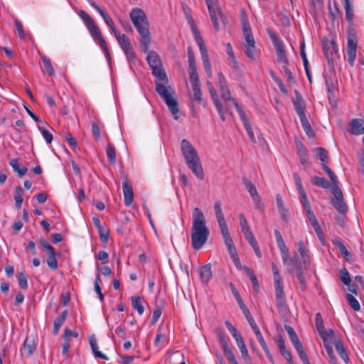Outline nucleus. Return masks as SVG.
<instances>
[{
	"instance_id": "obj_60",
	"label": "nucleus",
	"mask_w": 364,
	"mask_h": 364,
	"mask_svg": "<svg viewBox=\"0 0 364 364\" xmlns=\"http://www.w3.org/2000/svg\"><path fill=\"white\" fill-rule=\"evenodd\" d=\"M325 348L326 350V353L329 357V361L331 364H336V358L333 353V349L331 346L329 344L325 345Z\"/></svg>"
},
{
	"instance_id": "obj_42",
	"label": "nucleus",
	"mask_w": 364,
	"mask_h": 364,
	"mask_svg": "<svg viewBox=\"0 0 364 364\" xmlns=\"http://www.w3.org/2000/svg\"><path fill=\"white\" fill-rule=\"evenodd\" d=\"M186 19L188 21V23L191 26L193 35L194 36L196 42L197 43V39H198V38L200 39H203V38L200 36L197 28L195 26L194 21H193L192 16L191 15H186Z\"/></svg>"
},
{
	"instance_id": "obj_55",
	"label": "nucleus",
	"mask_w": 364,
	"mask_h": 364,
	"mask_svg": "<svg viewBox=\"0 0 364 364\" xmlns=\"http://www.w3.org/2000/svg\"><path fill=\"white\" fill-rule=\"evenodd\" d=\"M340 278H341V282L345 285H350V277L348 272L347 271V269L346 268H343L340 271Z\"/></svg>"
},
{
	"instance_id": "obj_38",
	"label": "nucleus",
	"mask_w": 364,
	"mask_h": 364,
	"mask_svg": "<svg viewBox=\"0 0 364 364\" xmlns=\"http://www.w3.org/2000/svg\"><path fill=\"white\" fill-rule=\"evenodd\" d=\"M282 262L284 265H287L289 267V271L292 272L293 267H296L297 264H299L300 262H298L296 259L295 257H290L289 254L286 255V258L282 257Z\"/></svg>"
},
{
	"instance_id": "obj_40",
	"label": "nucleus",
	"mask_w": 364,
	"mask_h": 364,
	"mask_svg": "<svg viewBox=\"0 0 364 364\" xmlns=\"http://www.w3.org/2000/svg\"><path fill=\"white\" fill-rule=\"evenodd\" d=\"M239 305L250 326L252 327L253 326L256 325L257 323H255L254 318L251 315L250 310L247 308L245 304L242 302L240 303Z\"/></svg>"
},
{
	"instance_id": "obj_1",
	"label": "nucleus",
	"mask_w": 364,
	"mask_h": 364,
	"mask_svg": "<svg viewBox=\"0 0 364 364\" xmlns=\"http://www.w3.org/2000/svg\"><path fill=\"white\" fill-rule=\"evenodd\" d=\"M210 232L206 226L203 211L196 207L193 209L191 228V243L194 250H200L206 243Z\"/></svg>"
},
{
	"instance_id": "obj_32",
	"label": "nucleus",
	"mask_w": 364,
	"mask_h": 364,
	"mask_svg": "<svg viewBox=\"0 0 364 364\" xmlns=\"http://www.w3.org/2000/svg\"><path fill=\"white\" fill-rule=\"evenodd\" d=\"M100 239L102 243H107L109 237V230L107 224L103 223L102 227L97 228Z\"/></svg>"
},
{
	"instance_id": "obj_21",
	"label": "nucleus",
	"mask_w": 364,
	"mask_h": 364,
	"mask_svg": "<svg viewBox=\"0 0 364 364\" xmlns=\"http://www.w3.org/2000/svg\"><path fill=\"white\" fill-rule=\"evenodd\" d=\"M235 340L237 347L240 349V351L241 353V357L242 358V359L245 360V362L246 363L250 364L251 363V358L249 355L248 350L242 336H240L236 338Z\"/></svg>"
},
{
	"instance_id": "obj_50",
	"label": "nucleus",
	"mask_w": 364,
	"mask_h": 364,
	"mask_svg": "<svg viewBox=\"0 0 364 364\" xmlns=\"http://www.w3.org/2000/svg\"><path fill=\"white\" fill-rule=\"evenodd\" d=\"M314 151L316 153L318 157L322 163L326 164L328 161L327 151L322 147H317L314 149Z\"/></svg>"
},
{
	"instance_id": "obj_57",
	"label": "nucleus",
	"mask_w": 364,
	"mask_h": 364,
	"mask_svg": "<svg viewBox=\"0 0 364 364\" xmlns=\"http://www.w3.org/2000/svg\"><path fill=\"white\" fill-rule=\"evenodd\" d=\"M62 136L68 142L70 146H72L73 149L77 147V142L71 133L64 132L62 134Z\"/></svg>"
},
{
	"instance_id": "obj_56",
	"label": "nucleus",
	"mask_w": 364,
	"mask_h": 364,
	"mask_svg": "<svg viewBox=\"0 0 364 364\" xmlns=\"http://www.w3.org/2000/svg\"><path fill=\"white\" fill-rule=\"evenodd\" d=\"M193 92V100L199 103L202 102V93L200 90V85L192 87Z\"/></svg>"
},
{
	"instance_id": "obj_11",
	"label": "nucleus",
	"mask_w": 364,
	"mask_h": 364,
	"mask_svg": "<svg viewBox=\"0 0 364 364\" xmlns=\"http://www.w3.org/2000/svg\"><path fill=\"white\" fill-rule=\"evenodd\" d=\"M332 193L334 196L335 199L331 200V203L334 208L338 212L341 213H345L348 210V207L346 203L343 201V193L341 188L338 186H333L332 188Z\"/></svg>"
},
{
	"instance_id": "obj_8",
	"label": "nucleus",
	"mask_w": 364,
	"mask_h": 364,
	"mask_svg": "<svg viewBox=\"0 0 364 364\" xmlns=\"http://www.w3.org/2000/svg\"><path fill=\"white\" fill-rule=\"evenodd\" d=\"M114 36L116 37L118 43L120 45L123 50L127 60L132 63H135L137 60L136 56L133 50V47L130 42L129 38L125 34H120L114 28V30H112Z\"/></svg>"
},
{
	"instance_id": "obj_53",
	"label": "nucleus",
	"mask_w": 364,
	"mask_h": 364,
	"mask_svg": "<svg viewBox=\"0 0 364 364\" xmlns=\"http://www.w3.org/2000/svg\"><path fill=\"white\" fill-rule=\"evenodd\" d=\"M344 9L347 21L351 22L353 19V9L350 2H344Z\"/></svg>"
},
{
	"instance_id": "obj_33",
	"label": "nucleus",
	"mask_w": 364,
	"mask_h": 364,
	"mask_svg": "<svg viewBox=\"0 0 364 364\" xmlns=\"http://www.w3.org/2000/svg\"><path fill=\"white\" fill-rule=\"evenodd\" d=\"M9 164L12 167L15 172H17L19 176H23L27 172V168L26 166L19 167L18 160L17 159H12Z\"/></svg>"
},
{
	"instance_id": "obj_44",
	"label": "nucleus",
	"mask_w": 364,
	"mask_h": 364,
	"mask_svg": "<svg viewBox=\"0 0 364 364\" xmlns=\"http://www.w3.org/2000/svg\"><path fill=\"white\" fill-rule=\"evenodd\" d=\"M14 199L16 206L17 208H21L23 203L22 188L20 186H16L15 188Z\"/></svg>"
},
{
	"instance_id": "obj_15",
	"label": "nucleus",
	"mask_w": 364,
	"mask_h": 364,
	"mask_svg": "<svg viewBox=\"0 0 364 364\" xmlns=\"http://www.w3.org/2000/svg\"><path fill=\"white\" fill-rule=\"evenodd\" d=\"M275 299L277 306L279 309H283L286 306L285 294L283 289L282 282H274Z\"/></svg>"
},
{
	"instance_id": "obj_7",
	"label": "nucleus",
	"mask_w": 364,
	"mask_h": 364,
	"mask_svg": "<svg viewBox=\"0 0 364 364\" xmlns=\"http://www.w3.org/2000/svg\"><path fill=\"white\" fill-rule=\"evenodd\" d=\"M146 53H147V63L152 70V75L155 77V79L159 77V80H164L166 74L163 69L159 54L154 50H149Z\"/></svg>"
},
{
	"instance_id": "obj_4",
	"label": "nucleus",
	"mask_w": 364,
	"mask_h": 364,
	"mask_svg": "<svg viewBox=\"0 0 364 364\" xmlns=\"http://www.w3.org/2000/svg\"><path fill=\"white\" fill-rule=\"evenodd\" d=\"M181 150L187 166L192 171L197 178L201 180L203 179L204 173L200 156L195 147L189 141L184 139L181 142Z\"/></svg>"
},
{
	"instance_id": "obj_35",
	"label": "nucleus",
	"mask_w": 364,
	"mask_h": 364,
	"mask_svg": "<svg viewBox=\"0 0 364 364\" xmlns=\"http://www.w3.org/2000/svg\"><path fill=\"white\" fill-rule=\"evenodd\" d=\"M298 248H299V254H300V256L301 257L303 262L304 264L309 262V250L303 242L300 241L298 243Z\"/></svg>"
},
{
	"instance_id": "obj_9",
	"label": "nucleus",
	"mask_w": 364,
	"mask_h": 364,
	"mask_svg": "<svg viewBox=\"0 0 364 364\" xmlns=\"http://www.w3.org/2000/svg\"><path fill=\"white\" fill-rule=\"evenodd\" d=\"M197 45L198 46L199 49H200L201 59L203 61V64L204 70H205V72L206 74V77L210 79L213 77V72H212L211 64L209 60L208 49L204 44L203 40L200 39L199 38H198V39H197Z\"/></svg>"
},
{
	"instance_id": "obj_46",
	"label": "nucleus",
	"mask_w": 364,
	"mask_h": 364,
	"mask_svg": "<svg viewBox=\"0 0 364 364\" xmlns=\"http://www.w3.org/2000/svg\"><path fill=\"white\" fill-rule=\"evenodd\" d=\"M311 183L314 185L321 186L325 188L329 186V183L324 178L322 177L313 176L311 178Z\"/></svg>"
},
{
	"instance_id": "obj_5",
	"label": "nucleus",
	"mask_w": 364,
	"mask_h": 364,
	"mask_svg": "<svg viewBox=\"0 0 364 364\" xmlns=\"http://www.w3.org/2000/svg\"><path fill=\"white\" fill-rule=\"evenodd\" d=\"M168 82V80L167 75H166L164 80H159V77L156 78V91L165 101L170 112L173 115L174 119H178L179 112L178 102L176 98L173 97V90L171 87L167 86Z\"/></svg>"
},
{
	"instance_id": "obj_62",
	"label": "nucleus",
	"mask_w": 364,
	"mask_h": 364,
	"mask_svg": "<svg viewBox=\"0 0 364 364\" xmlns=\"http://www.w3.org/2000/svg\"><path fill=\"white\" fill-rule=\"evenodd\" d=\"M92 353L97 358H102L103 360H108L107 356L98 350V347L97 346L95 341H94L93 340H92Z\"/></svg>"
},
{
	"instance_id": "obj_51",
	"label": "nucleus",
	"mask_w": 364,
	"mask_h": 364,
	"mask_svg": "<svg viewBox=\"0 0 364 364\" xmlns=\"http://www.w3.org/2000/svg\"><path fill=\"white\" fill-rule=\"evenodd\" d=\"M189 80L192 87L200 85L197 70L188 71Z\"/></svg>"
},
{
	"instance_id": "obj_6",
	"label": "nucleus",
	"mask_w": 364,
	"mask_h": 364,
	"mask_svg": "<svg viewBox=\"0 0 364 364\" xmlns=\"http://www.w3.org/2000/svg\"><path fill=\"white\" fill-rule=\"evenodd\" d=\"M211 21L216 31L220 30V23H226V17L224 15L218 0H207L205 1Z\"/></svg>"
},
{
	"instance_id": "obj_54",
	"label": "nucleus",
	"mask_w": 364,
	"mask_h": 364,
	"mask_svg": "<svg viewBox=\"0 0 364 364\" xmlns=\"http://www.w3.org/2000/svg\"><path fill=\"white\" fill-rule=\"evenodd\" d=\"M95 291L98 296V298L101 302L104 301V296L101 291V287L100 286V274L97 273L95 280Z\"/></svg>"
},
{
	"instance_id": "obj_52",
	"label": "nucleus",
	"mask_w": 364,
	"mask_h": 364,
	"mask_svg": "<svg viewBox=\"0 0 364 364\" xmlns=\"http://www.w3.org/2000/svg\"><path fill=\"white\" fill-rule=\"evenodd\" d=\"M346 297L348 303L354 311H358L360 309L358 301L352 294H348Z\"/></svg>"
},
{
	"instance_id": "obj_26",
	"label": "nucleus",
	"mask_w": 364,
	"mask_h": 364,
	"mask_svg": "<svg viewBox=\"0 0 364 364\" xmlns=\"http://www.w3.org/2000/svg\"><path fill=\"white\" fill-rule=\"evenodd\" d=\"M92 7H94L98 13L100 14L102 18L104 19L107 25L109 27L111 30H114V23L112 21V19L110 18L109 14L106 12V11L100 7L99 5L95 4L92 3Z\"/></svg>"
},
{
	"instance_id": "obj_18",
	"label": "nucleus",
	"mask_w": 364,
	"mask_h": 364,
	"mask_svg": "<svg viewBox=\"0 0 364 364\" xmlns=\"http://www.w3.org/2000/svg\"><path fill=\"white\" fill-rule=\"evenodd\" d=\"M224 240L225 245L228 248L231 259L238 257L237 250L234 245L232 239L230 235L229 230L220 232Z\"/></svg>"
},
{
	"instance_id": "obj_45",
	"label": "nucleus",
	"mask_w": 364,
	"mask_h": 364,
	"mask_svg": "<svg viewBox=\"0 0 364 364\" xmlns=\"http://www.w3.org/2000/svg\"><path fill=\"white\" fill-rule=\"evenodd\" d=\"M321 166H322V168L323 170L328 174V176H329L330 179L331 180V182L333 184V186H338L337 183H338V179H337V177L336 176V174L333 173V171L330 169L326 164L324 163H322L321 164Z\"/></svg>"
},
{
	"instance_id": "obj_27",
	"label": "nucleus",
	"mask_w": 364,
	"mask_h": 364,
	"mask_svg": "<svg viewBox=\"0 0 364 364\" xmlns=\"http://www.w3.org/2000/svg\"><path fill=\"white\" fill-rule=\"evenodd\" d=\"M68 315V310H64L60 315L55 318L53 322V334L57 335L59 332L60 328L64 323L66 318Z\"/></svg>"
},
{
	"instance_id": "obj_19",
	"label": "nucleus",
	"mask_w": 364,
	"mask_h": 364,
	"mask_svg": "<svg viewBox=\"0 0 364 364\" xmlns=\"http://www.w3.org/2000/svg\"><path fill=\"white\" fill-rule=\"evenodd\" d=\"M306 217L321 242H324L323 234L314 212L306 213Z\"/></svg>"
},
{
	"instance_id": "obj_39",
	"label": "nucleus",
	"mask_w": 364,
	"mask_h": 364,
	"mask_svg": "<svg viewBox=\"0 0 364 364\" xmlns=\"http://www.w3.org/2000/svg\"><path fill=\"white\" fill-rule=\"evenodd\" d=\"M252 331H254L257 340H258V342L259 343L261 347L262 348V349H265L267 348L268 346L262 335V333L259 328V327L257 326V325H255L253 326L252 327H251Z\"/></svg>"
},
{
	"instance_id": "obj_25",
	"label": "nucleus",
	"mask_w": 364,
	"mask_h": 364,
	"mask_svg": "<svg viewBox=\"0 0 364 364\" xmlns=\"http://www.w3.org/2000/svg\"><path fill=\"white\" fill-rule=\"evenodd\" d=\"M350 132L358 135L364 132V120L362 119H353L350 122Z\"/></svg>"
},
{
	"instance_id": "obj_41",
	"label": "nucleus",
	"mask_w": 364,
	"mask_h": 364,
	"mask_svg": "<svg viewBox=\"0 0 364 364\" xmlns=\"http://www.w3.org/2000/svg\"><path fill=\"white\" fill-rule=\"evenodd\" d=\"M48 254V257L47 258V264L50 269L52 270H55L58 268V262L55 257V251L51 252Z\"/></svg>"
},
{
	"instance_id": "obj_12",
	"label": "nucleus",
	"mask_w": 364,
	"mask_h": 364,
	"mask_svg": "<svg viewBox=\"0 0 364 364\" xmlns=\"http://www.w3.org/2000/svg\"><path fill=\"white\" fill-rule=\"evenodd\" d=\"M92 38L104 52L106 58H110L108 47L100 28L92 23Z\"/></svg>"
},
{
	"instance_id": "obj_63",
	"label": "nucleus",
	"mask_w": 364,
	"mask_h": 364,
	"mask_svg": "<svg viewBox=\"0 0 364 364\" xmlns=\"http://www.w3.org/2000/svg\"><path fill=\"white\" fill-rule=\"evenodd\" d=\"M242 24L245 38L247 39L253 38L250 23L248 22H245Z\"/></svg>"
},
{
	"instance_id": "obj_17",
	"label": "nucleus",
	"mask_w": 364,
	"mask_h": 364,
	"mask_svg": "<svg viewBox=\"0 0 364 364\" xmlns=\"http://www.w3.org/2000/svg\"><path fill=\"white\" fill-rule=\"evenodd\" d=\"M346 50L348 61L351 66H353L357 53V42L354 38L348 37Z\"/></svg>"
},
{
	"instance_id": "obj_36",
	"label": "nucleus",
	"mask_w": 364,
	"mask_h": 364,
	"mask_svg": "<svg viewBox=\"0 0 364 364\" xmlns=\"http://www.w3.org/2000/svg\"><path fill=\"white\" fill-rule=\"evenodd\" d=\"M302 127L304 130L305 131L306 135L309 137H313L314 135V132L313 129L311 127V125L308 121V119L306 116H303L301 117H299Z\"/></svg>"
},
{
	"instance_id": "obj_61",
	"label": "nucleus",
	"mask_w": 364,
	"mask_h": 364,
	"mask_svg": "<svg viewBox=\"0 0 364 364\" xmlns=\"http://www.w3.org/2000/svg\"><path fill=\"white\" fill-rule=\"evenodd\" d=\"M225 324L235 339L241 336V334L237 331L236 328L233 326L230 321H226Z\"/></svg>"
},
{
	"instance_id": "obj_23",
	"label": "nucleus",
	"mask_w": 364,
	"mask_h": 364,
	"mask_svg": "<svg viewBox=\"0 0 364 364\" xmlns=\"http://www.w3.org/2000/svg\"><path fill=\"white\" fill-rule=\"evenodd\" d=\"M246 41V55L252 60H255L257 57V52L255 47L254 38H247Z\"/></svg>"
},
{
	"instance_id": "obj_47",
	"label": "nucleus",
	"mask_w": 364,
	"mask_h": 364,
	"mask_svg": "<svg viewBox=\"0 0 364 364\" xmlns=\"http://www.w3.org/2000/svg\"><path fill=\"white\" fill-rule=\"evenodd\" d=\"M106 154L109 161L111 164H114L116 161V151L115 148L112 145H108L106 148Z\"/></svg>"
},
{
	"instance_id": "obj_48",
	"label": "nucleus",
	"mask_w": 364,
	"mask_h": 364,
	"mask_svg": "<svg viewBox=\"0 0 364 364\" xmlns=\"http://www.w3.org/2000/svg\"><path fill=\"white\" fill-rule=\"evenodd\" d=\"M77 14L82 19L89 31L91 33V18L90 15L82 10L77 11Z\"/></svg>"
},
{
	"instance_id": "obj_30",
	"label": "nucleus",
	"mask_w": 364,
	"mask_h": 364,
	"mask_svg": "<svg viewBox=\"0 0 364 364\" xmlns=\"http://www.w3.org/2000/svg\"><path fill=\"white\" fill-rule=\"evenodd\" d=\"M335 348L339 355V356L343 359V360L348 363L349 360V358L348 353L343 346V343L340 340L335 341Z\"/></svg>"
},
{
	"instance_id": "obj_20",
	"label": "nucleus",
	"mask_w": 364,
	"mask_h": 364,
	"mask_svg": "<svg viewBox=\"0 0 364 364\" xmlns=\"http://www.w3.org/2000/svg\"><path fill=\"white\" fill-rule=\"evenodd\" d=\"M123 193L124 198V203L127 206H129L134 199V193L132 186L128 181L125 179L122 183Z\"/></svg>"
},
{
	"instance_id": "obj_10",
	"label": "nucleus",
	"mask_w": 364,
	"mask_h": 364,
	"mask_svg": "<svg viewBox=\"0 0 364 364\" xmlns=\"http://www.w3.org/2000/svg\"><path fill=\"white\" fill-rule=\"evenodd\" d=\"M269 37L276 49L278 62L287 65L288 59L285 53L284 47L282 41L273 32H269Z\"/></svg>"
},
{
	"instance_id": "obj_28",
	"label": "nucleus",
	"mask_w": 364,
	"mask_h": 364,
	"mask_svg": "<svg viewBox=\"0 0 364 364\" xmlns=\"http://www.w3.org/2000/svg\"><path fill=\"white\" fill-rule=\"evenodd\" d=\"M36 350L35 341L32 338L27 337L23 343V351L27 355H31Z\"/></svg>"
},
{
	"instance_id": "obj_16",
	"label": "nucleus",
	"mask_w": 364,
	"mask_h": 364,
	"mask_svg": "<svg viewBox=\"0 0 364 364\" xmlns=\"http://www.w3.org/2000/svg\"><path fill=\"white\" fill-rule=\"evenodd\" d=\"M315 323L321 337L324 341L331 340L333 336V331L331 330L327 331L323 326V321L320 313L316 314Z\"/></svg>"
},
{
	"instance_id": "obj_31",
	"label": "nucleus",
	"mask_w": 364,
	"mask_h": 364,
	"mask_svg": "<svg viewBox=\"0 0 364 364\" xmlns=\"http://www.w3.org/2000/svg\"><path fill=\"white\" fill-rule=\"evenodd\" d=\"M226 52L228 54V61L230 65L234 69H236L237 68V62L234 55L232 47L230 43L226 44Z\"/></svg>"
},
{
	"instance_id": "obj_43",
	"label": "nucleus",
	"mask_w": 364,
	"mask_h": 364,
	"mask_svg": "<svg viewBox=\"0 0 364 364\" xmlns=\"http://www.w3.org/2000/svg\"><path fill=\"white\" fill-rule=\"evenodd\" d=\"M18 285L23 289H26L28 288V275L24 272L18 273Z\"/></svg>"
},
{
	"instance_id": "obj_34",
	"label": "nucleus",
	"mask_w": 364,
	"mask_h": 364,
	"mask_svg": "<svg viewBox=\"0 0 364 364\" xmlns=\"http://www.w3.org/2000/svg\"><path fill=\"white\" fill-rule=\"evenodd\" d=\"M41 60L43 63L44 72L48 73L50 76L54 75L55 70L52 66L50 60L46 55H42Z\"/></svg>"
},
{
	"instance_id": "obj_22",
	"label": "nucleus",
	"mask_w": 364,
	"mask_h": 364,
	"mask_svg": "<svg viewBox=\"0 0 364 364\" xmlns=\"http://www.w3.org/2000/svg\"><path fill=\"white\" fill-rule=\"evenodd\" d=\"M296 97L293 99V105L294 109L299 117L305 116V107L303 105V99L301 94L298 91H295Z\"/></svg>"
},
{
	"instance_id": "obj_58",
	"label": "nucleus",
	"mask_w": 364,
	"mask_h": 364,
	"mask_svg": "<svg viewBox=\"0 0 364 364\" xmlns=\"http://www.w3.org/2000/svg\"><path fill=\"white\" fill-rule=\"evenodd\" d=\"M14 24H15L16 29L17 31V33H18L20 38L22 40L25 39L26 36H25L23 28V26H22V23H21V21L18 18H14Z\"/></svg>"
},
{
	"instance_id": "obj_24",
	"label": "nucleus",
	"mask_w": 364,
	"mask_h": 364,
	"mask_svg": "<svg viewBox=\"0 0 364 364\" xmlns=\"http://www.w3.org/2000/svg\"><path fill=\"white\" fill-rule=\"evenodd\" d=\"M242 181L245 186L246 189L250 193L254 202L258 204L259 203L260 199L255 186L246 178H243Z\"/></svg>"
},
{
	"instance_id": "obj_49",
	"label": "nucleus",
	"mask_w": 364,
	"mask_h": 364,
	"mask_svg": "<svg viewBox=\"0 0 364 364\" xmlns=\"http://www.w3.org/2000/svg\"><path fill=\"white\" fill-rule=\"evenodd\" d=\"M132 301L134 309L137 311L139 315H142L144 309L142 306L141 299L139 297H132Z\"/></svg>"
},
{
	"instance_id": "obj_59",
	"label": "nucleus",
	"mask_w": 364,
	"mask_h": 364,
	"mask_svg": "<svg viewBox=\"0 0 364 364\" xmlns=\"http://www.w3.org/2000/svg\"><path fill=\"white\" fill-rule=\"evenodd\" d=\"M38 129L41 131L46 141L48 144H50L53 141V134L44 127H39Z\"/></svg>"
},
{
	"instance_id": "obj_29",
	"label": "nucleus",
	"mask_w": 364,
	"mask_h": 364,
	"mask_svg": "<svg viewBox=\"0 0 364 364\" xmlns=\"http://www.w3.org/2000/svg\"><path fill=\"white\" fill-rule=\"evenodd\" d=\"M200 277L203 283H208L212 278V270L210 264H207L200 269Z\"/></svg>"
},
{
	"instance_id": "obj_37",
	"label": "nucleus",
	"mask_w": 364,
	"mask_h": 364,
	"mask_svg": "<svg viewBox=\"0 0 364 364\" xmlns=\"http://www.w3.org/2000/svg\"><path fill=\"white\" fill-rule=\"evenodd\" d=\"M285 329L294 346L301 343V341H299L298 336L296 335L295 331L292 327L289 326H285Z\"/></svg>"
},
{
	"instance_id": "obj_14",
	"label": "nucleus",
	"mask_w": 364,
	"mask_h": 364,
	"mask_svg": "<svg viewBox=\"0 0 364 364\" xmlns=\"http://www.w3.org/2000/svg\"><path fill=\"white\" fill-rule=\"evenodd\" d=\"M214 211L220 232L229 230L222 210L220 201L218 200L214 203Z\"/></svg>"
},
{
	"instance_id": "obj_13",
	"label": "nucleus",
	"mask_w": 364,
	"mask_h": 364,
	"mask_svg": "<svg viewBox=\"0 0 364 364\" xmlns=\"http://www.w3.org/2000/svg\"><path fill=\"white\" fill-rule=\"evenodd\" d=\"M206 85H207L208 89L209 90L212 100L213 101V103L217 109L218 112L220 114L221 119L223 121H225V112L223 110V105H222L220 100H219V98L218 97L217 92H216L215 89L214 88L213 85L209 80L207 81Z\"/></svg>"
},
{
	"instance_id": "obj_2",
	"label": "nucleus",
	"mask_w": 364,
	"mask_h": 364,
	"mask_svg": "<svg viewBox=\"0 0 364 364\" xmlns=\"http://www.w3.org/2000/svg\"><path fill=\"white\" fill-rule=\"evenodd\" d=\"M218 86L219 87V89L220 90L221 97L223 100L225 101L226 106L228 107L235 105L237 112L243 123V125L245 128V130L250 137V139L252 141H255V136L252 130V128L251 127V124L249 122V120L247 118V116L244 112V110L242 109V107L237 104V102L235 101V100L231 97L230 91L228 88L225 77L224 75L220 72L218 74Z\"/></svg>"
},
{
	"instance_id": "obj_64",
	"label": "nucleus",
	"mask_w": 364,
	"mask_h": 364,
	"mask_svg": "<svg viewBox=\"0 0 364 364\" xmlns=\"http://www.w3.org/2000/svg\"><path fill=\"white\" fill-rule=\"evenodd\" d=\"M239 218H240V225L241 227V230H242V232L250 230V229L248 225L247 220L246 218L244 216V215L240 214L239 215Z\"/></svg>"
},
{
	"instance_id": "obj_3",
	"label": "nucleus",
	"mask_w": 364,
	"mask_h": 364,
	"mask_svg": "<svg viewBox=\"0 0 364 364\" xmlns=\"http://www.w3.org/2000/svg\"><path fill=\"white\" fill-rule=\"evenodd\" d=\"M130 18L141 36L140 49L143 52L148 51L151 46L150 23L144 11L140 8H134L130 12Z\"/></svg>"
}]
</instances>
